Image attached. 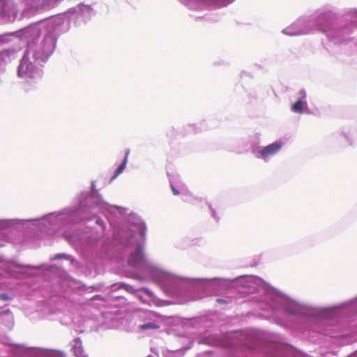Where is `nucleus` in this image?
Instances as JSON below:
<instances>
[{
  "instance_id": "f257e3e1",
  "label": "nucleus",
  "mask_w": 357,
  "mask_h": 357,
  "mask_svg": "<svg viewBox=\"0 0 357 357\" xmlns=\"http://www.w3.org/2000/svg\"><path fill=\"white\" fill-rule=\"evenodd\" d=\"M268 296L272 300L271 306L274 310H281L290 316L314 317L321 320L334 319L337 315L336 310L348 304L342 303L329 307H315L299 303L275 289L269 293Z\"/></svg>"
},
{
  "instance_id": "f03ea898",
  "label": "nucleus",
  "mask_w": 357,
  "mask_h": 357,
  "mask_svg": "<svg viewBox=\"0 0 357 357\" xmlns=\"http://www.w3.org/2000/svg\"><path fill=\"white\" fill-rule=\"evenodd\" d=\"M190 10H204L220 9L227 7L236 0H178Z\"/></svg>"
},
{
  "instance_id": "7ed1b4c3",
  "label": "nucleus",
  "mask_w": 357,
  "mask_h": 357,
  "mask_svg": "<svg viewBox=\"0 0 357 357\" xmlns=\"http://www.w3.org/2000/svg\"><path fill=\"white\" fill-rule=\"evenodd\" d=\"M158 286L159 285L163 291L168 296H174L176 277L166 271L164 268L158 266Z\"/></svg>"
},
{
  "instance_id": "20e7f679",
  "label": "nucleus",
  "mask_w": 357,
  "mask_h": 357,
  "mask_svg": "<svg viewBox=\"0 0 357 357\" xmlns=\"http://www.w3.org/2000/svg\"><path fill=\"white\" fill-rule=\"evenodd\" d=\"M169 178L172 190L174 195H181L184 202L195 204L198 199L188 192L185 184L180 180L178 175L169 176Z\"/></svg>"
},
{
  "instance_id": "39448f33",
  "label": "nucleus",
  "mask_w": 357,
  "mask_h": 357,
  "mask_svg": "<svg viewBox=\"0 0 357 357\" xmlns=\"http://www.w3.org/2000/svg\"><path fill=\"white\" fill-rule=\"evenodd\" d=\"M18 76L24 79L26 82H29L32 79H36L39 77V73L35 65L24 55L21 60L18 68Z\"/></svg>"
},
{
  "instance_id": "423d86ee",
  "label": "nucleus",
  "mask_w": 357,
  "mask_h": 357,
  "mask_svg": "<svg viewBox=\"0 0 357 357\" xmlns=\"http://www.w3.org/2000/svg\"><path fill=\"white\" fill-rule=\"evenodd\" d=\"M282 147V143L275 142L268 146L263 147L257 154L256 157L265 162L270 160L271 158L278 153Z\"/></svg>"
},
{
  "instance_id": "0eeeda50",
  "label": "nucleus",
  "mask_w": 357,
  "mask_h": 357,
  "mask_svg": "<svg viewBox=\"0 0 357 357\" xmlns=\"http://www.w3.org/2000/svg\"><path fill=\"white\" fill-rule=\"evenodd\" d=\"M40 33V29L37 25L29 26L22 31V36L33 42L39 38Z\"/></svg>"
},
{
  "instance_id": "6e6552de",
  "label": "nucleus",
  "mask_w": 357,
  "mask_h": 357,
  "mask_svg": "<svg viewBox=\"0 0 357 357\" xmlns=\"http://www.w3.org/2000/svg\"><path fill=\"white\" fill-rule=\"evenodd\" d=\"M298 96V100L293 105L291 109L295 113L301 114L303 112L305 107L307 108L305 91L304 89L301 90Z\"/></svg>"
},
{
  "instance_id": "1a4fd4ad",
  "label": "nucleus",
  "mask_w": 357,
  "mask_h": 357,
  "mask_svg": "<svg viewBox=\"0 0 357 357\" xmlns=\"http://www.w3.org/2000/svg\"><path fill=\"white\" fill-rule=\"evenodd\" d=\"M302 24H299L298 21H295L291 25L284 29L282 32L289 36H295L298 35H303L306 33V29L305 28H301Z\"/></svg>"
},
{
  "instance_id": "9d476101",
  "label": "nucleus",
  "mask_w": 357,
  "mask_h": 357,
  "mask_svg": "<svg viewBox=\"0 0 357 357\" xmlns=\"http://www.w3.org/2000/svg\"><path fill=\"white\" fill-rule=\"evenodd\" d=\"M144 261V257L142 248L139 247L137 250L130 254L128 263L129 266L132 267H137L141 265Z\"/></svg>"
},
{
  "instance_id": "9b49d317",
  "label": "nucleus",
  "mask_w": 357,
  "mask_h": 357,
  "mask_svg": "<svg viewBox=\"0 0 357 357\" xmlns=\"http://www.w3.org/2000/svg\"><path fill=\"white\" fill-rule=\"evenodd\" d=\"M297 21L299 24H302V25L299 26V27L303 29L305 28L306 29L307 31L305 34H308L312 32V26L313 23L310 20L307 18L301 17L298 19Z\"/></svg>"
},
{
  "instance_id": "f8f14e48",
  "label": "nucleus",
  "mask_w": 357,
  "mask_h": 357,
  "mask_svg": "<svg viewBox=\"0 0 357 357\" xmlns=\"http://www.w3.org/2000/svg\"><path fill=\"white\" fill-rule=\"evenodd\" d=\"M129 153H130V151L128 150L126 153L124 160H123L121 164L118 167V168L116 169L113 176L112 177V179H115L120 174H121L123 172V171L126 168Z\"/></svg>"
},
{
  "instance_id": "ddd939ff",
  "label": "nucleus",
  "mask_w": 357,
  "mask_h": 357,
  "mask_svg": "<svg viewBox=\"0 0 357 357\" xmlns=\"http://www.w3.org/2000/svg\"><path fill=\"white\" fill-rule=\"evenodd\" d=\"M79 9L82 11H89L91 10V8L89 5H84V4H79Z\"/></svg>"
},
{
  "instance_id": "4468645a",
  "label": "nucleus",
  "mask_w": 357,
  "mask_h": 357,
  "mask_svg": "<svg viewBox=\"0 0 357 357\" xmlns=\"http://www.w3.org/2000/svg\"><path fill=\"white\" fill-rule=\"evenodd\" d=\"M155 328V325L153 324H146L141 326L142 329H146V328Z\"/></svg>"
},
{
  "instance_id": "2eb2a0df",
  "label": "nucleus",
  "mask_w": 357,
  "mask_h": 357,
  "mask_svg": "<svg viewBox=\"0 0 357 357\" xmlns=\"http://www.w3.org/2000/svg\"><path fill=\"white\" fill-rule=\"evenodd\" d=\"M299 357H311V356L307 354H301V355H300ZM348 357H357V350L355 352H354L353 354H351V355H349Z\"/></svg>"
},
{
  "instance_id": "dca6fc26",
  "label": "nucleus",
  "mask_w": 357,
  "mask_h": 357,
  "mask_svg": "<svg viewBox=\"0 0 357 357\" xmlns=\"http://www.w3.org/2000/svg\"><path fill=\"white\" fill-rule=\"evenodd\" d=\"M209 208H210V210H211V215H212V216H213L215 219L218 220V219H219V218H218V217H217L215 209H214V208H213L211 205L209 206Z\"/></svg>"
},
{
  "instance_id": "f3484780",
  "label": "nucleus",
  "mask_w": 357,
  "mask_h": 357,
  "mask_svg": "<svg viewBox=\"0 0 357 357\" xmlns=\"http://www.w3.org/2000/svg\"><path fill=\"white\" fill-rule=\"evenodd\" d=\"M167 305V302L166 301H162V300H159L158 298V303H157L158 307V306H161V305Z\"/></svg>"
},
{
  "instance_id": "a211bd4d",
  "label": "nucleus",
  "mask_w": 357,
  "mask_h": 357,
  "mask_svg": "<svg viewBox=\"0 0 357 357\" xmlns=\"http://www.w3.org/2000/svg\"><path fill=\"white\" fill-rule=\"evenodd\" d=\"M237 278H258L257 277L253 276V275H243L238 277Z\"/></svg>"
},
{
  "instance_id": "6ab92c4d",
  "label": "nucleus",
  "mask_w": 357,
  "mask_h": 357,
  "mask_svg": "<svg viewBox=\"0 0 357 357\" xmlns=\"http://www.w3.org/2000/svg\"><path fill=\"white\" fill-rule=\"evenodd\" d=\"M63 257H64V255L58 254L54 257L53 259H62Z\"/></svg>"
},
{
  "instance_id": "aec40b11",
  "label": "nucleus",
  "mask_w": 357,
  "mask_h": 357,
  "mask_svg": "<svg viewBox=\"0 0 357 357\" xmlns=\"http://www.w3.org/2000/svg\"><path fill=\"white\" fill-rule=\"evenodd\" d=\"M217 302L219 303L220 304H225V303H227L226 301L224 300V299H222V298L217 299Z\"/></svg>"
},
{
  "instance_id": "412c9836",
  "label": "nucleus",
  "mask_w": 357,
  "mask_h": 357,
  "mask_svg": "<svg viewBox=\"0 0 357 357\" xmlns=\"http://www.w3.org/2000/svg\"><path fill=\"white\" fill-rule=\"evenodd\" d=\"M326 35H327V36L328 37V38H329V40H330L331 41L333 40L334 43H339V42H336V41L335 40V38H333V36H331V35H329L328 33H327Z\"/></svg>"
},
{
  "instance_id": "4be33fe9",
  "label": "nucleus",
  "mask_w": 357,
  "mask_h": 357,
  "mask_svg": "<svg viewBox=\"0 0 357 357\" xmlns=\"http://www.w3.org/2000/svg\"><path fill=\"white\" fill-rule=\"evenodd\" d=\"M321 333H323L324 335H331V333H330L328 331H320Z\"/></svg>"
},
{
  "instance_id": "5701e85b",
  "label": "nucleus",
  "mask_w": 357,
  "mask_h": 357,
  "mask_svg": "<svg viewBox=\"0 0 357 357\" xmlns=\"http://www.w3.org/2000/svg\"><path fill=\"white\" fill-rule=\"evenodd\" d=\"M167 357H174V353L169 351Z\"/></svg>"
},
{
  "instance_id": "b1692460",
  "label": "nucleus",
  "mask_w": 357,
  "mask_h": 357,
  "mask_svg": "<svg viewBox=\"0 0 357 357\" xmlns=\"http://www.w3.org/2000/svg\"><path fill=\"white\" fill-rule=\"evenodd\" d=\"M4 35H0V43L3 42Z\"/></svg>"
},
{
  "instance_id": "393cba45",
  "label": "nucleus",
  "mask_w": 357,
  "mask_h": 357,
  "mask_svg": "<svg viewBox=\"0 0 357 357\" xmlns=\"http://www.w3.org/2000/svg\"><path fill=\"white\" fill-rule=\"evenodd\" d=\"M0 297H1L2 299H3V300H6V299H7V296H6V295H5V294H2V295H1V296H0Z\"/></svg>"
},
{
  "instance_id": "a878e982",
  "label": "nucleus",
  "mask_w": 357,
  "mask_h": 357,
  "mask_svg": "<svg viewBox=\"0 0 357 357\" xmlns=\"http://www.w3.org/2000/svg\"><path fill=\"white\" fill-rule=\"evenodd\" d=\"M357 303V298H355L354 301H351L349 302V303Z\"/></svg>"
},
{
  "instance_id": "bb28decb",
  "label": "nucleus",
  "mask_w": 357,
  "mask_h": 357,
  "mask_svg": "<svg viewBox=\"0 0 357 357\" xmlns=\"http://www.w3.org/2000/svg\"><path fill=\"white\" fill-rule=\"evenodd\" d=\"M220 279V278H214L213 280Z\"/></svg>"
},
{
  "instance_id": "cd10ccee",
  "label": "nucleus",
  "mask_w": 357,
  "mask_h": 357,
  "mask_svg": "<svg viewBox=\"0 0 357 357\" xmlns=\"http://www.w3.org/2000/svg\"><path fill=\"white\" fill-rule=\"evenodd\" d=\"M223 280H225V281H229L230 280H228V279H224Z\"/></svg>"
}]
</instances>
